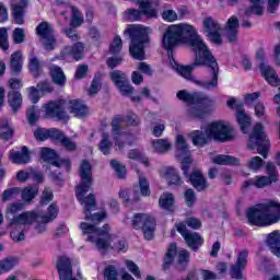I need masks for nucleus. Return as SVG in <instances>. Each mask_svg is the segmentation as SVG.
I'll list each match as a JSON object with an SVG mask.
<instances>
[{"instance_id": "22", "label": "nucleus", "mask_w": 280, "mask_h": 280, "mask_svg": "<svg viewBox=\"0 0 280 280\" xmlns=\"http://www.w3.org/2000/svg\"><path fill=\"white\" fill-rule=\"evenodd\" d=\"M188 180L197 191H205L209 187L208 179L205 177L202 171H192L188 175Z\"/></svg>"}, {"instance_id": "44", "label": "nucleus", "mask_w": 280, "mask_h": 280, "mask_svg": "<svg viewBox=\"0 0 280 280\" xmlns=\"http://www.w3.org/2000/svg\"><path fill=\"white\" fill-rule=\"evenodd\" d=\"M212 162L213 164H219L220 166L240 164L238 160H236V158H233L232 155H217V158H214Z\"/></svg>"}, {"instance_id": "45", "label": "nucleus", "mask_w": 280, "mask_h": 280, "mask_svg": "<svg viewBox=\"0 0 280 280\" xmlns=\"http://www.w3.org/2000/svg\"><path fill=\"white\" fill-rule=\"evenodd\" d=\"M165 175L170 185H183L184 183L176 168H166Z\"/></svg>"}, {"instance_id": "33", "label": "nucleus", "mask_w": 280, "mask_h": 280, "mask_svg": "<svg viewBox=\"0 0 280 280\" xmlns=\"http://www.w3.org/2000/svg\"><path fill=\"white\" fill-rule=\"evenodd\" d=\"M197 66H199V63H197V52H195L194 63H190V66H177L176 70H177L178 74H180L185 79H188L189 81H194V83H197L196 81H198V79H195V77H192V74H191L192 70Z\"/></svg>"}, {"instance_id": "28", "label": "nucleus", "mask_w": 280, "mask_h": 280, "mask_svg": "<svg viewBox=\"0 0 280 280\" xmlns=\"http://www.w3.org/2000/svg\"><path fill=\"white\" fill-rule=\"evenodd\" d=\"M266 244L269 246L271 253L277 257H280V231L276 230L268 233L266 237Z\"/></svg>"}, {"instance_id": "8", "label": "nucleus", "mask_w": 280, "mask_h": 280, "mask_svg": "<svg viewBox=\"0 0 280 280\" xmlns=\"http://www.w3.org/2000/svg\"><path fill=\"white\" fill-rule=\"evenodd\" d=\"M177 98L179 101H184V103H188L190 105L188 109V114L191 118H205L207 113L201 107H197V105H205V107H213L215 101L208 94H203L201 92H187V90H179L177 92Z\"/></svg>"}, {"instance_id": "14", "label": "nucleus", "mask_w": 280, "mask_h": 280, "mask_svg": "<svg viewBox=\"0 0 280 280\" xmlns=\"http://www.w3.org/2000/svg\"><path fill=\"white\" fill-rule=\"evenodd\" d=\"M202 26L211 42H214V44H222V26L215 18L207 15V18H203L202 20Z\"/></svg>"}, {"instance_id": "42", "label": "nucleus", "mask_w": 280, "mask_h": 280, "mask_svg": "<svg viewBox=\"0 0 280 280\" xmlns=\"http://www.w3.org/2000/svg\"><path fill=\"white\" fill-rule=\"evenodd\" d=\"M152 147L156 153H167L172 149V144L170 140L160 139V140H153Z\"/></svg>"}, {"instance_id": "7", "label": "nucleus", "mask_w": 280, "mask_h": 280, "mask_svg": "<svg viewBox=\"0 0 280 280\" xmlns=\"http://www.w3.org/2000/svg\"><path fill=\"white\" fill-rule=\"evenodd\" d=\"M247 219L250 224L256 226H267L280 222L279 200H267L247 210Z\"/></svg>"}, {"instance_id": "35", "label": "nucleus", "mask_w": 280, "mask_h": 280, "mask_svg": "<svg viewBox=\"0 0 280 280\" xmlns=\"http://www.w3.org/2000/svg\"><path fill=\"white\" fill-rule=\"evenodd\" d=\"M56 141L60 142L62 147H65V149L67 151H77V144L75 142H73V140H71V138H68V136H66L63 133V131H60V129H56Z\"/></svg>"}, {"instance_id": "49", "label": "nucleus", "mask_w": 280, "mask_h": 280, "mask_svg": "<svg viewBox=\"0 0 280 280\" xmlns=\"http://www.w3.org/2000/svg\"><path fill=\"white\" fill-rule=\"evenodd\" d=\"M264 164H266L265 160H261V158L259 156H256V158H252V160H249L247 162V167L250 170V171H260L264 166Z\"/></svg>"}, {"instance_id": "55", "label": "nucleus", "mask_w": 280, "mask_h": 280, "mask_svg": "<svg viewBox=\"0 0 280 280\" xmlns=\"http://www.w3.org/2000/svg\"><path fill=\"white\" fill-rule=\"evenodd\" d=\"M184 198H185L186 205L188 207H192V205H195V202L197 200V195H196L195 189H192L191 187L186 189L184 191Z\"/></svg>"}, {"instance_id": "46", "label": "nucleus", "mask_w": 280, "mask_h": 280, "mask_svg": "<svg viewBox=\"0 0 280 280\" xmlns=\"http://www.w3.org/2000/svg\"><path fill=\"white\" fill-rule=\"evenodd\" d=\"M190 261V253L185 248L178 250L177 254V264L179 270H185L187 264Z\"/></svg>"}, {"instance_id": "60", "label": "nucleus", "mask_w": 280, "mask_h": 280, "mask_svg": "<svg viewBox=\"0 0 280 280\" xmlns=\"http://www.w3.org/2000/svg\"><path fill=\"white\" fill-rule=\"evenodd\" d=\"M0 48L3 50H8L9 48L8 28L5 26H1L0 28Z\"/></svg>"}, {"instance_id": "11", "label": "nucleus", "mask_w": 280, "mask_h": 280, "mask_svg": "<svg viewBox=\"0 0 280 280\" xmlns=\"http://www.w3.org/2000/svg\"><path fill=\"white\" fill-rule=\"evenodd\" d=\"M175 149L176 158L182 164V171L185 176H188L189 178V168L194 161L191 160L189 144H187V140H185L184 136H177Z\"/></svg>"}, {"instance_id": "21", "label": "nucleus", "mask_w": 280, "mask_h": 280, "mask_svg": "<svg viewBox=\"0 0 280 280\" xmlns=\"http://www.w3.org/2000/svg\"><path fill=\"white\" fill-rule=\"evenodd\" d=\"M257 57L260 59V71L261 74L265 77L266 81L270 83V85H280V79L278 72H276L275 68L272 66H269L264 61V55L258 52Z\"/></svg>"}, {"instance_id": "3", "label": "nucleus", "mask_w": 280, "mask_h": 280, "mask_svg": "<svg viewBox=\"0 0 280 280\" xmlns=\"http://www.w3.org/2000/svg\"><path fill=\"white\" fill-rule=\"evenodd\" d=\"M79 175L81 177V183L77 186V198L80 200L81 205H84L85 219L92 220V222H102L107 215L106 211L91 213V211H94L97 207L95 194L91 192L85 196L93 185L92 166L88 160L82 161Z\"/></svg>"}, {"instance_id": "1", "label": "nucleus", "mask_w": 280, "mask_h": 280, "mask_svg": "<svg viewBox=\"0 0 280 280\" xmlns=\"http://www.w3.org/2000/svg\"><path fill=\"white\" fill-rule=\"evenodd\" d=\"M183 39H188L189 46L196 52V63L198 66H208L211 69L210 77L203 81H196V85L203 88V90H214L218 88L220 66L192 24H170L163 34L162 46L168 52H173L174 48Z\"/></svg>"}, {"instance_id": "5", "label": "nucleus", "mask_w": 280, "mask_h": 280, "mask_svg": "<svg viewBox=\"0 0 280 280\" xmlns=\"http://www.w3.org/2000/svg\"><path fill=\"white\" fill-rule=\"evenodd\" d=\"M80 228L84 235L90 234L88 237L89 242H93L102 253H106L109 248L115 250H127L128 248L125 240H118L116 235H112L109 224H104L102 229H97L95 224L81 222Z\"/></svg>"}, {"instance_id": "40", "label": "nucleus", "mask_w": 280, "mask_h": 280, "mask_svg": "<svg viewBox=\"0 0 280 280\" xmlns=\"http://www.w3.org/2000/svg\"><path fill=\"white\" fill-rule=\"evenodd\" d=\"M177 253V246L175 243L170 244L167 252L164 257L163 270H168L171 268Z\"/></svg>"}, {"instance_id": "51", "label": "nucleus", "mask_w": 280, "mask_h": 280, "mask_svg": "<svg viewBox=\"0 0 280 280\" xmlns=\"http://www.w3.org/2000/svg\"><path fill=\"white\" fill-rule=\"evenodd\" d=\"M28 68L34 77H39L40 61H39L38 57H31Z\"/></svg>"}, {"instance_id": "30", "label": "nucleus", "mask_w": 280, "mask_h": 280, "mask_svg": "<svg viewBox=\"0 0 280 280\" xmlns=\"http://www.w3.org/2000/svg\"><path fill=\"white\" fill-rule=\"evenodd\" d=\"M9 68L12 74H20L23 70V55L21 50H15L10 57Z\"/></svg>"}, {"instance_id": "37", "label": "nucleus", "mask_w": 280, "mask_h": 280, "mask_svg": "<svg viewBox=\"0 0 280 280\" xmlns=\"http://www.w3.org/2000/svg\"><path fill=\"white\" fill-rule=\"evenodd\" d=\"M160 206L162 209L166 211H174L175 210V196L170 191H165L160 196Z\"/></svg>"}, {"instance_id": "62", "label": "nucleus", "mask_w": 280, "mask_h": 280, "mask_svg": "<svg viewBox=\"0 0 280 280\" xmlns=\"http://www.w3.org/2000/svg\"><path fill=\"white\" fill-rule=\"evenodd\" d=\"M226 105L231 109H235L236 110V120L238 121V113H240V109L242 107V101H238L237 98L232 96V98H229V101L226 102Z\"/></svg>"}, {"instance_id": "58", "label": "nucleus", "mask_w": 280, "mask_h": 280, "mask_svg": "<svg viewBox=\"0 0 280 280\" xmlns=\"http://www.w3.org/2000/svg\"><path fill=\"white\" fill-rule=\"evenodd\" d=\"M122 48V39L120 35H116L109 46V52L113 55H116L117 52H120Z\"/></svg>"}, {"instance_id": "31", "label": "nucleus", "mask_w": 280, "mask_h": 280, "mask_svg": "<svg viewBox=\"0 0 280 280\" xmlns=\"http://www.w3.org/2000/svg\"><path fill=\"white\" fill-rule=\"evenodd\" d=\"M84 47L83 42L77 39L73 46H66L61 52L62 55H72L74 59H81L84 55Z\"/></svg>"}, {"instance_id": "39", "label": "nucleus", "mask_w": 280, "mask_h": 280, "mask_svg": "<svg viewBox=\"0 0 280 280\" xmlns=\"http://www.w3.org/2000/svg\"><path fill=\"white\" fill-rule=\"evenodd\" d=\"M113 147L114 142H112L109 133L103 132L101 142L98 143V151H101L103 155H110Z\"/></svg>"}, {"instance_id": "52", "label": "nucleus", "mask_w": 280, "mask_h": 280, "mask_svg": "<svg viewBox=\"0 0 280 280\" xmlns=\"http://www.w3.org/2000/svg\"><path fill=\"white\" fill-rule=\"evenodd\" d=\"M110 166L116 172L118 178H125V176L127 174L126 166L120 164V162H118L117 160H112L110 161Z\"/></svg>"}, {"instance_id": "48", "label": "nucleus", "mask_w": 280, "mask_h": 280, "mask_svg": "<svg viewBox=\"0 0 280 280\" xmlns=\"http://www.w3.org/2000/svg\"><path fill=\"white\" fill-rule=\"evenodd\" d=\"M102 90V74H95L93 81L91 82V88L89 89V94H97Z\"/></svg>"}, {"instance_id": "63", "label": "nucleus", "mask_w": 280, "mask_h": 280, "mask_svg": "<svg viewBox=\"0 0 280 280\" xmlns=\"http://www.w3.org/2000/svg\"><path fill=\"white\" fill-rule=\"evenodd\" d=\"M13 39L15 44H22L23 42H25V28H20V26H18V28H14Z\"/></svg>"}, {"instance_id": "15", "label": "nucleus", "mask_w": 280, "mask_h": 280, "mask_svg": "<svg viewBox=\"0 0 280 280\" xmlns=\"http://www.w3.org/2000/svg\"><path fill=\"white\" fill-rule=\"evenodd\" d=\"M177 231L182 234L184 237L186 244L191 248L192 250H198L200 246L203 244V240L199 233H191L190 231H187V223L185 222H177L175 224Z\"/></svg>"}, {"instance_id": "19", "label": "nucleus", "mask_w": 280, "mask_h": 280, "mask_svg": "<svg viewBox=\"0 0 280 280\" xmlns=\"http://www.w3.org/2000/svg\"><path fill=\"white\" fill-rule=\"evenodd\" d=\"M40 159L44 162H48V164H52V166H57V168H60V166H65L66 171H70L71 168L70 160H58L56 151L47 147L40 149Z\"/></svg>"}, {"instance_id": "50", "label": "nucleus", "mask_w": 280, "mask_h": 280, "mask_svg": "<svg viewBox=\"0 0 280 280\" xmlns=\"http://www.w3.org/2000/svg\"><path fill=\"white\" fill-rule=\"evenodd\" d=\"M139 189L142 196H150L151 194L150 184L144 175H139Z\"/></svg>"}, {"instance_id": "2", "label": "nucleus", "mask_w": 280, "mask_h": 280, "mask_svg": "<svg viewBox=\"0 0 280 280\" xmlns=\"http://www.w3.org/2000/svg\"><path fill=\"white\" fill-rule=\"evenodd\" d=\"M59 209L55 202L49 205L47 213L40 211H22L20 215H14L9 222L11 232L10 235L13 242H23L25 240V231L34 224L36 233H46L49 222L56 220Z\"/></svg>"}, {"instance_id": "53", "label": "nucleus", "mask_w": 280, "mask_h": 280, "mask_svg": "<svg viewBox=\"0 0 280 280\" xmlns=\"http://www.w3.org/2000/svg\"><path fill=\"white\" fill-rule=\"evenodd\" d=\"M109 77L115 85L118 88L119 92H121V83H122V70H113L109 72Z\"/></svg>"}, {"instance_id": "4", "label": "nucleus", "mask_w": 280, "mask_h": 280, "mask_svg": "<svg viewBox=\"0 0 280 280\" xmlns=\"http://www.w3.org/2000/svg\"><path fill=\"white\" fill-rule=\"evenodd\" d=\"M128 33L131 43L129 44V52L133 59H139L138 70L144 72V74H153V70L149 63L142 61L145 57L144 47L150 44L151 37L149 33H152L151 26H143V24H129L124 31Z\"/></svg>"}, {"instance_id": "6", "label": "nucleus", "mask_w": 280, "mask_h": 280, "mask_svg": "<svg viewBox=\"0 0 280 280\" xmlns=\"http://www.w3.org/2000/svg\"><path fill=\"white\" fill-rule=\"evenodd\" d=\"M190 138L195 147H205L215 140L217 142H231L234 140L233 127L225 122H211L205 131H191Z\"/></svg>"}, {"instance_id": "12", "label": "nucleus", "mask_w": 280, "mask_h": 280, "mask_svg": "<svg viewBox=\"0 0 280 280\" xmlns=\"http://www.w3.org/2000/svg\"><path fill=\"white\" fill-rule=\"evenodd\" d=\"M131 223L135 229L142 230L145 240H153L156 222L150 213H136Z\"/></svg>"}, {"instance_id": "38", "label": "nucleus", "mask_w": 280, "mask_h": 280, "mask_svg": "<svg viewBox=\"0 0 280 280\" xmlns=\"http://www.w3.org/2000/svg\"><path fill=\"white\" fill-rule=\"evenodd\" d=\"M10 158L14 164H27L31 160L27 147H23L18 153L11 152Z\"/></svg>"}, {"instance_id": "57", "label": "nucleus", "mask_w": 280, "mask_h": 280, "mask_svg": "<svg viewBox=\"0 0 280 280\" xmlns=\"http://www.w3.org/2000/svg\"><path fill=\"white\" fill-rule=\"evenodd\" d=\"M72 10V20H71V26L72 27H81L83 23V18L81 12H79L78 8H71Z\"/></svg>"}, {"instance_id": "20", "label": "nucleus", "mask_w": 280, "mask_h": 280, "mask_svg": "<svg viewBox=\"0 0 280 280\" xmlns=\"http://www.w3.org/2000/svg\"><path fill=\"white\" fill-rule=\"evenodd\" d=\"M57 271L60 280H79L73 277L72 261L67 255L58 257Z\"/></svg>"}, {"instance_id": "9", "label": "nucleus", "mask_w": 280, "mask_h": 280, "mask_svg": "<svg viewBox=\"0 0 280 280\" xmlns=\"http://www.w3.org/2000/svg\"><path fill=\"white\" fill-rule=\"evenodd\" d=\"M247 147L250 151H255V149H257V152L264 159L268 158L270 151V140L268 136H266V131L261 122H256L254 126Z\"/></svg>"}, {"instance_id": "24", "label": "nucleus", "mask_w": 280, "mask_h": 280, "mask_svg": "<svg viewBox=\"0 0 280 280\" xmlns=\"http://www.w3.org/2000/svg\"><path fill=\"white\" fill-rule=\"evenodd\" d=\"M30 5V0H21L19 3H12V16L18 25L25 23V9Z\"/></svg>"}, {"instance_id": "23", "label": "nucleus", "mask_w": 280, "mask_h": 280, "mask_svg": "<svg viewBox=\"0 0 280 280\" xmlns=\"http://www.w3.org/2000/svg\"><path fill=\"white\" fill-rule=\"evenodd\" d=\"M68 109L70 114H73L77 118H85L89 114V107L83 103V101H80L78 98H74L72 101H69L68 103Z\"/></svg>"}, {"instance_id": "56", "label": "nucleus", "mask_w": 280, "mask_h": 280, "mask_svg": "<svg viewBox=\"0 0 280 280\" xmlns=\"http://www.w3.org/2000/svg\"><path fill=\"white\" fill-rule=\"evenodd\" d=\"M12 136H13V131L9 127L8 121L4 120L2 125H0V138H2V140H10Z\"/></svg>"}, {"instance_id": "54", "label": "nucleus", "mask_w": 280, "mask_h": 280, "mask_svg": "<svg viewBox=\"0 0 280 280\" xmlns=\"http://www.w3.org/2000/svg\"><path fill=\"white\" fill-rule=\"evenodd\" d=\"M19 194H21V187H9L8 189H4L2 200H12V198H15Z\"/></svg>"}, {"instance_id": "10", "label": "nucleus", "mask_w": 280, "mask_h": 280, "mask_svg": "<svg viewBox=\"0 0 280 280\" xmlns=\"http://www.w3.org/2000/svg\"><path fill=\"white\" fill-rule=\"evenodd\" d=\"M37 194H38V187L36 186L24 187L21 191L22 200H24V202H10V205H8L5 215L9 219L10 229H11L10 221L12 220V218H14L15 215H21L19 211H23V209H25V202H32V200L35 198V196H37Z\"/></svg>"}, {"instance_id": "25", "label": "nucleus", "mask_w": 280, "mask_h": 280, "mask_svg": "<svg viewBox=\"0 0 280 280\" xmlns=\"http://www.w3.org/2000/svg\"><path fill=\"white\" fill-rule=\"evenodd\" d=\"M238 27H240V20L237 15H231L225 26V33L229 42H237Z\"/></svg>"}, {"instance_id": "32", "label": "nucleus", "mask_w": 280, "mask_h": 280, "mask_svg": "<svg viewBox=\"0 0 280 280\" xmlns=\"http://www.w3.org/2000/svg\"><path fill=\"white\" fill-rule=\"evenodd\" d=\"M122 121H124V118H114V120L112 121V132L114 136L115 144H117L119 151H122L125 147L124 142H120V140H118L119 136H122V131H121Z\"/></svg>"}, {"instance_id": "17", "label": "nucleus", "mask_w": 280, "mask_h": 280, "mask_svg": "<svg viewBox=\"0 0 280 280\" xmlns=\"http://www.w3.org/2000/svg\"><path fill=\"white\" fill-rule=\"evenodd\" d=\"M248 264V250H241L238 253V257L235 264H232L230 267V275L232 279L243 280L244 279V270Z\"/></svg>"}, {"instance_id": "18", "label": "nucleus", "mask_w": 280, "mask_h": 280, "mask_svg": "<svg viewBox=\"0 0 280 280\" xmlns=\"http://www.w3.org/2000/svg\"><path fill=\"white\" fill-rule=\"evenodd\" d=\"M266 171L269 177H257L256 179H250L244 183V187H249V185H256V187H266V185H271L273 180H278L277 167L272 162H267Z\"/></svg>"}, {"instance_id": "34", "label": "nucleus", "mask_w": 280, "mask_h": 280, "mask_svg": "<svg viewBox=\"0 0 280 280\" xmlns=\"http://www.w3.org/2000/svg\"><path fill=\"white\" fill-rule=\"evenodd\" d=\"M34 137L38 142H45V140H56V129H45L43 127H38L34 131Z\"/></svg>"}, {"instance_id": "61", "label": "nucleus", "mask_w": 280, "mask_h": 280, "mask_svg": "<svg viewBox=\"0 0 280 280\" xmlns=\"http://www.w3.org/2000/svg\"><path fill=\"white\" fill-rule=\"evenodd\" d=\"M105 280H118V272L115 266H107L104 270Z\"/></svg>"}, {"instance_id": "47", "label": "nucleus", "mask_w": 280, "mask_h": 280, "mask_svg": "<svg viewBox=\"0 0 280 280\" xmlns=\"http://www.w3.org/2000/svg\"><path fill=\"white\" fill-rule=\"evenodd\" d=\"M133 92H135V88H132V85H130L126 72H122L120 93L124 96H128L129 94H133Z\"/></svg>"}, {"instance_id": "36", "label": "nucleus", "mask_w": 280, "mask_h": 280, "mask_svg": "<svg viewBox=\"0 0 280 280\" xmlns=\"http://www.w3.org/2000/svg\"><path fill=\"white\" fill-rule=\"evenodd\" d=\"M8 102L14 113L19 112V109H21V105H23V96L21 92H18V91L9 92Z\"/></svg>"}, {"instance_id": "59", "label": "nucleus", "mask_w": 280, "mask_h": 280, "mask_svg": "<svg viewBox=\"0 0 280 280\" xmlns=\"http://www.w3.org/2000/svg\"><path fill=\"white\" fill-rule=\"evenodd\" d=\"M125 16L126 19H128V21H141L142 13L141 10H135L133 8H131L129 10H126Z\"/></svg>"}, {"instance_id": "27", "label": "nucleus", "mask_w": 280, "mask_h": 280, "mask_svg": "<svg viewBox=\"0 0 280 280\" xmlns=\"http://www.w3.org/2000/svg\"><path fill=\"white\" fill-rule=\"evenodd\" d=\"M49 73L51 77V81L59 85L60 88H63L67 83V77L60 66H56L55 63L49 66Z\"/></svg>"}, {"instance_id": "64", "label": "nucleus", "mask_w": 280, "mask_h": 280, "mask_svg": "<svg viewBox=\"0 0 280 280\" xmlns=\"http://www.w3.org/2000/svg\"><path fill=\"white\" fill-rule=\"evenodd\" d=\"M162 18L164 21H168V23H174V21H178V14L174 10H166L163 12Z\"/></svg>"}, {"instance_id": "26", "label": "nucleus", "mask_w": 280, "mask_h": 280, "mask_svg": "<svg viewBox=\"0 0 280 280\" xmlns=\"http://www.w3.org/2000/svg\"><path fill=\"white\" fill-rule=\"evenodd\" d=\"M159 5V2L155 0H139L138 4L140 8V12L142 16H147V19H156L158 12L154 10L153 4Z\"/></svg>"}, {"instance_id": "41", "label": "nucleus", "mask_w": 280, "mask_h": 280, "mask_svg": "<svg viewBox=\"0 0 280 280\" xmlns=\"http://www.w3.org/2000/svg\"><path fill=\"white\" fill-rule=\"evenodd\" d=\"M19 264L18 257H5L4 259L0 260V275H3L4 272H10V270H13L15 266Z\"/></svg>"}, {"instance_id": "29", "label": "nucleus", "mask_w": 280, "mask_h": 280, "mask_svg": "<svg viewBox=\"0 0 280 280\" xmlns=\"http://www.w3.org/2000/svg\"><path fill=\"white\" fill-rule=\"evenodd\" d=\"M237 124L241 127L243 133H248L252 127V118L246 114L244 109V103L241 101L240 112L237 114Z\"/></svg>"}, {"instance_id": "16", "label": "nucleus", "mask_w": 280, "mask_h": 280, "mask_svg": "<svg viewBox=\"0 0 280 280\" xmlns=\"http://www.w3.org/2000/svg\"><path fill=\"white\" fill-rule=\"evenodd\" d=\"M44 107L48 118H57L58 120H63L65 122H68L70 119V116L67 114L61 101H52L51 103L44 105Z\"/></svg>"}, {"instance_id": "13", "label": "nucleus", "mask_w": 280, "mask_h": 280, "mask_svg": "<svg viewBox=\"0 0 280 280\" xmlns=\"http://www.w3.org/2000/svg\"><path fill=\"white\" fill-rule=\"evenodd\" d=\"M36 33L46 50H54L56 48L57 39L52 24H49V22H39L36 26Z\"/></svg>"}, {"instance_id": "43", "label": "nucleus", "mask_w": 280, "mask_h": 280, "mask_svg": "<svg viewBox=\"0 0 280 280\" xmlns=\"http://www.w3.org/2000/svg\"><path fill=\"white\" fill-rule=\"evenodd\" d=\"M262 0H252L250 8H246L245 10V16H253V14H256L257 16H262L264 14V8L260 5Z\"/></svg>"}]
</instances>
